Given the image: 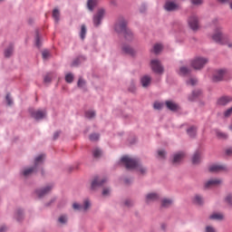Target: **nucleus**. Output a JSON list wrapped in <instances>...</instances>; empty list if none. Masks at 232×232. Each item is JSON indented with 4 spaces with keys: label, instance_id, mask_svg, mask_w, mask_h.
Returning <instances> with one entry per match:
<instances>
[{
    "label": "nucleus",
    "instance_id": "1",
    "mask_svg": "<svg viewBox=\"0 0 232 232\" xmlns=\"http://www.w3.org/2000/svg\"><path fill=\"white\" fill-rule=\"evenodd\" d=\"M128 22L123 17H120L114 25V30L117 34H124L127 41L133 39V33L127 27Z\"/></svg>",
    "mask_w": 232,
    "mask_h": 232
},
{
    "label": "nucleus",
    "instance_id": "2",
    "mask_svg": "<svg viewBox=\"0 0 232 232\" xmlns=\"http://www.w3.org/2000/svg\"><path fill=\"white\" fill-rule=\"evenodd\" d=\"M121 160L127 169H137V171H140L141 175H144V173H146V168L141 167L140 163L138 161L137 159H132L129 156H125L122 157Z\"/></svg>",
    "mask_w": 232,
    "mask_h": 232
},
{
    "label": "nucleus",
    "instance_id": "3",
    "mask_svg": "<svg viewBox=\"0 0 232 232\" xmlns=\"http://www.w3.org/2000/svg\"><path fill=\"white\" fill-rule=\"evenodd\" d=\"M212 39L218 44H227L228 48H232V41H230L227 35L222 34V27L218 26L215 29V33L212 34Z\"/></svg>",
    "mask_w": 232,
    "mask_h": 232
},
{
    "label": "nucleus",
    "instance_id": "4",
    "mask_svg": "<svg viewBox=\"0 0 232 232\" xmlns=\"http://www.w3.org/2000/svg\"><path fill=\"white\" fill-rule=\"evenodd\" d=\"M45 156L44 154H40L38 157L34 160V167L33 168H27L24 169L23 171L24 177H30L32 173H34L35 169H37V167L41 166V163L44 160Z\"/></svg>",
    "mask_w": 232,
    "mask_h": 232
},
{
    "label": "nucleus",
    "instance_id": "5",
    "mask_svg": "<svg viewBox=\"0 0 232 232\" xmlns=\"http://www.w3.org/2000/svg\"><path fill=\"white\" fill-rule=\"evenodd\" d=\"M194 70H202L208 64V59L204 57H196L190 63Z\"/></svg>",
    "mask_w": 232,
    "mask_h": 232
},
{
    "label": "nucleus",
    "instance_id": "6",
    "mask_svg": "<svg viewBox=\"0 0 232 232\" xmlns=\"http://www.w3.org/2000/svg\"><path fill=\"white\" fill-rule=\"evenodd\" d=\"M31 117L35 119V121H41L46 117V111L44 110H38L35 111L34 109L29 110Z\"/></svg>",
    "mask_w": 232,
    "mask_h": 232
},
{
    "label": "nucleus",
    "instance_id": "7",
    "mask_svg": "<svg viewBox=\"0 0 232 232\" xmlns=\"http://www.w3.org/2000/svg\"><path fill=\"white\" fill-rule=\"evenodd\" d=\"M104 14H106L104 8L98 9V12L94 14L92 19L94 26H99L101 24L102 17H104Z\"/></svg>",
    "mask_w": 232,
    "mask_h": 232
},
{
    "label": "nucleus",
    "instance_id": "8",
    "mask_svg": "<svg viewBox=\"0 0 232 232\" xmlns=\"http://www.w3.org/2000/svg\"><path fill=\"white\" fill-rule=\"evenodd\" d=\"M151 70L155 73H163L164 72V67H162V64L160 63V61L159 60H152L150 62Z\"/></svg>",
    "mask_w": 232,
    "mask_h": 232
},
{
    "label": "nucleus",
    "instance_id": "9",
    "mask_svg": "<svg viewBox=\"0 0 232 232\" xmlns=\"http://www.w3.org/2000/svg\"><path fill=\"white\" fill-rule=\"evenodd\" d=\"M227 71L224 69L218 70L214 72L212 77L213 82H220V81L224 80V76L226 75Z\"/></svg>",
    "mask_w": 232,
    "mask_h": 232
},
{
    "label": "nucleus",
    "instance_id": "10",
    "mask_svg": "<svg viewBox=\"0 0 232 232\" xmlns=\"http://www.w3.org/2000/svg\"><path fill=\"white\" fill-rule=\"evenodd\" d=\"M209 171L211 173H218L220 171H227V167L226 165L213 164L209 167Z\"/></svg>",
    "mask_w": 232,
    "mask_h": 232
},
{
    "label": "nucleus",
    "instance_id": "11",
    "mask_svg": "<svg viewBox=\"0 0 232 232\" xmlns=\"http://www.w3.org/2000/svg\"><path fill=\"white\" fill-rule=\"evenodd\" d=\"M106 182V179H100L99 177L94 178L92 182V189H97V188H101Z\"/></svg>",
    "mask_w": 232,
    "mask_h": 232
},
{
    "label": "nucleus",
    "instance_id": "12",
    "mask_svg": "<svg viewBox=\"0 0 232 232\" xmlns=\"http://www.w3.org/2000/svg\"><path fill=\"white\" fill-rule=\"evenodd\" d=\"M164 8L167 12H175V10H179V5L175 4V2L167 1Z\"/></svg>",
    "mask_w": 232,
    "mask_h": 232
},
{
    "label": "nucleus",
    "instance_id": "13",
    "mask_svg": "<svg viewBox=\"0 0 232 232\" xmlns=\"http://www.w3.org/2000/svg\"><path fill=\"white\" fill-rule=\"evenodd\" d=\"M90 208V200L85 199L83 202V208L79 205L78 203L72 204V208L77 209L78 211H81V209H83V211H87V209Z\"/></svg>",
    "mask_w": 232,
    "mask_h": 232
},
{
    "label": "nucleus",
    "instance_id": "14",
    "mask_svg": "<svg viewBox=\"0 0 232 232\" xmlns=\"http://www.w3.org/2000/svg\"><path fill=\"white\" fill-rule=\"evenodd\" d=\"M52 188L53 186H47L44 188H41L36 190V195L37 197H39V198H42V197H44V195H48V193H50V191H52Z\"/></svg>",
    "mask_w": 232,
    "mask_h": 232
},
{
    "label": "nucleus",
    "instance_id": "15",
    "mask_svg": "<svg viewBox=\"0 0 232 232\" xmlns=\"http://www.w3.org/2000/svg\"><path fill=\"white\" fill-rule=\"evenodd\" d=\"M188 24L191 30H198V18L197 16H191L188 19Z\"/></svg>",
    "mask_w": 232,
    "mask_h": 232
},
{
    "label": "nucleus",
    "instance_id": "16",
    "mask_svg": "<svg viewBox=\"0 0 232 232\" xmlns=\"http://www.w3.org/2000/svg\"><path fill=\"white\" fill-rule=\"evenodd\" d=\"M159 198H160V196H159V194H157L155 192H151V193L147 194L146 202H147V204H150V202H155V201L159 200Z\"/></svg>",
    "mask_w": 232,
    "mask_h": 232
},
{
    "label": "nucleus",
    "instance_id": "17",
    "mask_svg": "<svg viewBox=\"0 0 232 232\" xmlns=\"http://www.w3.org/2000/svg\"><path fill=\"white\" fill-rule=\"evenodd\" d=\"M220 184H222V179H214L207 181L205 188H214V186H220Z\"/></svg>",
    "mask_w": 232,
    "mask_h": 232
},
{
    "label": "nucleus",
    "instance_id": "18",
    "mask_svg": "<svg viewBox=\"0 0 232 232\" xmlns=\"http://www.w3.org/2000/svg\"><path fill=\"white\" fill-rule=\"evenodd\" d=\"M121 50L123 53H127L128 55H135V50L128 44L122 45Z\"/></svg>",
    "mask_w": 232,
    "mask_h": 232
},
{
    "label": "nucleus",
    "instance_id": "19",
    "mask_svg": "<svg viewBox=\"0 0 232 232\" xmlns=\"http://www.w3.org/2000/svg\"><path fill=\"white\" fill-rule=\"evenodd\" d=\"M140 82H141V86H143V88H148V86H150V84H151V77L145 75V76L141 77Z\"/></svg>",
    "mask_w": 232,
    "mask_h": 232
},
{
    "label": "nucleus",
    "instance_id": "20",
    "mask_svg": "<svg viewBox=\"0 0 232 232\" xmlns=\"http://www.w3.org/2000/svg\"><path fill=\"white\" fill-rule=\"evenodd\" d=\"M185 157H186V154L184 152H179L175 154L172 161L173 164H179V162L183 160Z\"/></svg>",
    "mask_w": 232,
    "mask_h": 232
},
{
    "label": "nucleus",
    "instance_id": "21",
    "mask_svg": "<svg viewBox=\"0 0 232 232\" xmlns=\"http://www.w3.org/2000/svg\"><path fill=\"white\" fill-rule=\"evenodd\" d=\"M166 106L170 111H177V110H179V105L171 101H167Z\"/></svg>",
    "mask_w": 232,
    "mask_h": 232
},
{
    "label": "nucleus",
    "instance_id": "22",
    "mask_svg": "<svg viewBox=\"0 0 232 232\" xmlns=\"http://www.w3.org/2000/svg\"><path fill=\"white\" fill-rule=\"evenodd\" d=\"M232 98L228 96L221 97L218 101V103L219 106H226V104H228V102H231Z\"/></svg>",
    "mask_w": 232,
    "mask_h": 232
},
{
    "label": "nucleus",
    "instance_id": "23",
    "mask_svg": "<svg viewBox=\"0 0 232 232\" xmlns=\"http://www.w3.org/2000/svg\"><path fill=\"white\" fill-rule=\"evenodd\" d=\"M191 73V69L187 66H181L179 71V75H189Z\"/></svg>",
    "mask_w": 232,
    "mask_h": 232
},
{
    "label": "nucleus",
    "instance_id": "24",
    "mask_svg": "<svg viewBox=\"0 0 232 232\" xmlns=\"http://www.w3.org/2000/svg\"><path fill=\"white\" fill-rule=\"evenodd\" d=\"M210 220H224V214L222 213H213L209 216Z\"/></svg>",
    "mask_w": 232,
    "mask_h": 232
},
{
    "label": "nucleus",
    "instance_id": "25",
    "mask_svg": "<svg viewBox=\"0 0 232 232\" xmlns=\"http://www.w3.org/2000/svg\"><path fill=\"white\" fill-rule=\"evenodd\" d=\"M173 205V199H169V198H163L161 200V207L162 208H169L170 206Z\"/></svg>",
    "mask_w": 232,
    "mask_h": 232
},
{
    "label": "nucleus",
    "instance_id": "26",
    "mask_svg": "<svg viewBox=\"0 0 232 232\" xmlns=\"http://www.w3.org/2000/svg\"><path fill=\"white\" fill-rule=\"evenodd\" d=\"M200 159H201L200 152L199 151L195 152L192 157V164H199Z\"/></svg>",
    "mask_w": 232,
    "mask_h": 232
},
{
    "label": "nucleus",
    "instance_id": "27",
    "mask_svg": "<svg viewBox=\"0 0 232 232\" xmlns=\"http://www.w3.org/2000/svg\"><path fill=\"white\" fill-rule=\"evenodd\" d=\"M201 94H202V91L201 90L194 91L192 92V94L188 97V101H195V99H197V97H198Z\"/></svg>",
    "mask_w": 232,
    "mask_h": 232
},
{
    "label": "nucleus",
    "instance_id": "28",
    "mask_svg": "<svg viewBox=\"0 0 232 232\" xmlns=\"http://www.w3.org/2000/svg\"><path fill=\"white\" fill-rule=\"evenodd\" d=\"M96 5L97 0H88L87 6L91 12H93V8H95Z\"/></svg>",
    "mask_w": 232,
    "mask_h": 232
},
{
    "label": "nucleus",
    "instance_id": "29",
    "mask_svg": "<svg viewBox=\"0 0 232 232\" xmlns=\"http://www.w3.org/2000/svg\"><path fill=\"white\" fill-rule=\"evenodd\" d=\"M14 53V45L11 44L7 49L5 51V57H10Z\"/></svg>",
    "mask_w": 232,
    "mask_h": 232
},
{
    "label": "nucleus",
    "instance_id": "30",
    "mask_svg": "<svg viewBox=\"0 0 232 232\" xmlns=\"http://www.w3.org/2000/svg\"><path fill=\"white\" fill-rule=\"evenodd\" d=\"M194 203L198 204V206H200V205L204 204V198H201L200 195H196L194 197Z\"/></svg>",
    "mask_w": 232,
    "mask_h": 232
},
{
    "label": "nucleus",
    "instance_id": "31",
    "mask_svg": "<svg viewBox=\"0 0 232 232\" xmlns=\"http://www.w3.org/2000/svg\"><path fill=\"white\" fill-rule=\"evenodd\" d=\"M53 17L55 23H59V17H61V13L59 12V9H53Z\"/></svg>",
    "mask_w": 232,
    "mask_h": 232
},
{
    "label": "nucleus",
    "instance_id": "32",
    "mask_svg": "<svg viewBox=\"0 0 232 232\" xmlns=\"http://www.w3.org/2000/svg\"><path fill=\"white\" fill-rule=\"evenodd\" d=\"M92 155L94 159H99L100 157L102 156V150H101V149L96 148L92 150Z\"/></svg>",
    "mask_w": 232,
    "mask_h": 232
},
{
    "label": "nucleus",
    "instance_id": "33",
    "mask_svg": "<svg viewBox=\"0 0 232 232\" xmlns=\"http://www.w3.org/2000/svg\"><path fill=\"white\" fill-rule=\"evenodd\" d=\"M188 135H189V137H195V135H197V128L196 127H190L188 130Z\"/></svg>",
    "mask_w": 232,
    "mask_h": 232
},
{
    "label": "nucleus",
    "instance_id": "34",
    "mask_svg": "<svg viewBox=\"0 0 232 232\" xmlns=\"http://www.w3.org/2000/svg\"><path fill=\"white\" fill-rule=\"evenodd\" d=\"M80 37L82 41H84V38L86 37V25L84 24L82 25Z\"/></svg>",
    "mask_w": 232,
    "mask_h": 232
},
{
    "label": "nucleus",
    "instance_id": "35",
    "mask_svg": "<svg viewBox=\"0 0 232 232\" xmlns=\"http://www.w3.org/2000/svg\"><path fill=\"white\" fill-rule=\"evenodd\" d=\"M153 52L154 53H160V52H162V44H155L153 47Z\"/></svg>",
    "mask_w": 232,
    "mask_h": 232
},
{
    "label": "nucleus",
    "instance_id": "36",
    "mask_svg": "<svg viewBox=\"0 0 232 232\" xmlns=\"http://www.w3.org/2000/svg\"><path fill=\"white\" fill-rule=\"evenodd\" d=\"M218 139H227V135L220 130H216Z\"/></svg>",
    "mask_w": 232,
    "mask_h": 232
},
{
    "label": "nucleus",
    "instance_id": "37",
    "mask_svg": "<svg viewBox=\"0 0 232 232\" xmlns=\"http://www.w3.org/2000/svg\"><path fill=\"white\" fill-rule=\"evenodd\" d=\"M190 3L194 6H200V5L204 4V0H190Z\"/></svg>",
    "mask_w": 232,
    "mask_h": 232
},
{
    "label": "nucleus",
    "instance_id": "38",
    "mask_svg": "<svg viewBox=\"0 0 232 232\" xmlns=\"http://www.w3.org/2000/svg\"><path fill=\"white\" fill-rule=\"evenodd\" d=\"M85 117L87 119H93V117H95V111H86Z\"/></svg>",
    "mask_w": 232,
    "mask_h": 232
},
{
    "label": "nucleus",
    "instance_id": "39",
    "mask_svg": "<svg viewBox=\"0 0 232 232\" xmlns=\"http://www.w3.org/2000/svg\"><path fill=\"white\" fill-rule=\"evenodd\" d=\"M99 137H100L99 134L93 133L90 135L89 139L90 140H92V142H95L96 140H99Z\"/></svg>",
    "mask_w": 232,
    "mask_h": 232
},
{
    "label": "nucleus",
    "instance_id": "40",
    "mask_svg": "<svg viewBox=\"0 0 232 232\" xmlns=\"http://www.w3.org/2000/svg\"><path fill=\"white\" fill-rule=\"evenodd\" d=\"M66 82H73V74L68 73L65 75Z\"/></svg>",
    "mask_w": 232,
    "mask_h": 232
},
{
    "label": "nucleus",
    "instance_id": "41",
    "mask_svg": "<svg viewBox=\"0 0 232 232\" xmlns=\"http://www.w3.org/2000/svg\"><path fill=\"white\" fill-rule=\"evenodd\" d=\"M58 222H60V224H66V222H68V218H66V216H61L58 218Z\"/></svg>",
    "mask_w": 232,
    "mask_h": 232
},
{
    "label": "nucleus",
    "instance_id": "42",
    "mask_svg": "<svg viewBox=\"0 0 232 232\" xmlns=\"http://www.w3.org/2000/svg\"><path fill=\"white\" fill-rule=\"evenodd\" d=\"M225 200L228 206H232V194H228Z\"/></svg>",
    "mask_w": 232,
    "mask_h": 232
},
{
    "label": "nucleus",
    "instance_id": "43",
    "mask_svg": "<svg viewBox=\"0 0 232 232\" xmlns=\"http://www.w3.org/2000/svg\"><path fill=\"white\" fill-rule=\"evenodd\" d=\"M198 81L195 78H190L189 81L187 82V84L189 86H195L197 84Z\"/></svg>",
    "mask_w": 232,
    "mask_h": 232
},
{
    "label": "nucleus",
    "instance_id": "44",
    "mask_svg": "<svg viewBox=\"0 0 232 232\" xmlns=\"http://www.w3.org/2000/svg\"><path fill=\"white\" fill-rule=\"evenodd\" d=\"M219 3H222L223 5H226L228 3V6L230 10H232V0H218Z\"/></svg>",
    "mask_w": 232,
    "mask_h": 232
},
{
    "label": "nucleus",
    "instance_id": "45",
    "mask_svg": "<svg viewBox=\"0 0 232 232\" xmlns=\"http://www.w3.org/2000/svg\"><path fill=\"white\" fill-rule=\"evenodd\" d=\"M158 156L160 159H166V151L165 150H158Z\"/></svg>",
    "mask_w": 232,
    "mask_h": 232
},
{
    "label": "nucleus",
    "instance_id": "46",
    "mask_svg": "<svg viewBox=\"0 0 232 232\" xmlns=\"http://www.w3.org/2000/svg\"><path fill=\"white\" fill-rule=\"evenodd\" d=\"M154 109L155 110H162V106H163V104L162 103H160V102H154Z\"/></svg>",
    "mask_w": 232,
    "mask_h": 232
},
{
    "label": "nucleus",
    "instance_id": "47",
    "mask_svg": "<svg viewBox=\"0 0 232 232\" xmlns=\"http://www.w3.org/2000/svg\"><path fill=\"white\" fill-rule=\"evenodd\" d=\"M43 59H48L50 57V52L49 51H43L42 53Z\"/></svg>",
    "mask_w": 232,
    "mask_h": 232
},
{
    "label": "nucleus",
    "instance_id": "48",
    "mask_svg": "<svg viewBox=\"0 0 232 232\" xmlns=\"http://www.w3.org/2000/svg\"><path fill=\"white\" fill-rule=\"evenodd\" d=\"M205 232H217V229H215V227H213L211 226H207Z\"/></svg>",
    "mask_w": 232,
    "mask_h": 232
},
{
    "label": "nucleus",
    "instance_id": "49",
    "mask_svg": "<svg viewBox=\"0 0 232 232\" xmlns=\"http://www.w3.org/2000/svg\"><path fill=\"white\" fill-rule=\"evenodd\" d=\"M44 81V82H52V73L45 75Z\"/></svg>",
    "mask_w": 232,
    "mask_h": 232
},
{
    "label": "nucleus",
    "instance_id": "50",
    "mask_svg": "<svg viewBox=\"0 0 232 232\" xmlns=\"http://www.w3.org/2000/svg\"><path fill=\"white\" fill-rule=\"evenodd\" d=\"M84 84H86V82H84V80H82V78H80L78 81L79 88H82V86H84Z\"/></svg>",
    "mask_w": 232,
    "mask_h": 232
},
{
    "label": "nucleus",
    "instance_id": "51",
    "mask_svg": "<svg viewBox=\"0 0 232 232\" xmlns=\"http://www.w3.org/2000/svg\"><path fill=\"white\" fill-rule=\"evenodd\" d=\"M5 99H6V102L8 104V106H12L13 102H12V98L10 97V94H7Z\"/></svg>",
    "mask_w": 232,
    "mask_h": 232
},
{
    "label": "nucleus",
    "instance_id": "52",
    "mask_svg": "<svg viewBox=\"0 0 232 232\" xmlns=\"http://www.w3.org/2000/svg\"><path fill=\"white\" fill-rule=\"evenodd\" d=\"M23 217V210L19 209L16 212V218L17 220H21V218Z\"/></svg>",
    "mask_w": 232,
    "mask_h": 232
},
{
    "label": "nucleus",
    "instance_id": "53",
    "mask_svg": "<svg viewBox=\"0 0 232 232\" xmlns=\"http://www.w3.org/2000/svg\"><path fill=\"white\" fill-rule=\"evenodd\" d=\"M110 188H104L102 191L103 197H108V195H110Z\"/></svg>",
    "mask_w": 232,
    "mask_h": 232
},
{
    "label": "nucleus",
    "instance_id": "54",
    "mask_svg": "<svg viewBox=\"0 0 232 232\" xmlns=\"http://www.w3.org/2000/svg\"><path fill=\"white\" fill-rule=\"evenodd\" d=\"M232 113V107L225 111V117H229Z\"/></svg>",
    "mask_w": 232,
    "mask_h": 232
},
{
    "label": "nucleus",
    "instance_id": "55",
    "mask_svg": "<svg viewBox=\"0 0 232 232\" xmlns=\"http://www.w3.org/2000/svg\"><path fill=\"white\" fill-rule=\"evenodd\" d=\"M125 206L130 208V206H133V202H131V200H130V199H127V200H125Z\"/></svg>",
    "mask_w": 232,
    "mask_h": 232
},
{
    "label": "nucleus",
    "instance_id": "56",
    "mask_svg": "<svg viewBox=\"0 0 232 232\" xmlns=\"http://www.w3.org/2000/svg\"><path fill=\"white\" fill-rule=\"evenodd\" d=\"M226 154L228 155V157H231V155H232V148L227 149Z\"/></svg>",
    "mask_w": 232,
    "mask_h": 232
},
{
    "label": "nucleus",
    "instance_id": "57",
    "mask_svg": "<svg viewBox=\"0 0 232 232\" xmlns=\"http://www.w3.org/2000/svg\"><path fill=\"white\" fill-rule=\"evenodd\" d=\"M36 46L39 48L41 46V43L39 40V34L36 35Z\"/></svg>",
    "mask_w": 232,
    "mask_h": 232
},
{
    "label": "nucleus",
    "instance_id": "58",
    "mask_svg": "<svg viewBox=\"0 0 232 232\" xmlns=\"http://www.w3.org/2000/svg\"><path fill=\"white\" fill-rule=\"evenodd\" d=\"M5 231H6V227L5 226H2L0 227V232H5Z\"/></svg>",
    "mask_w": 232,
    "mask_h": 232
},
{
    "label": "nucleus",
    "instance_id": "59",
    "mask_svg": "<svg viewBox=\"0 0 232 232\" xmlns=\"http://www.w3.org/2000/svg\"><path fill=\"white\" fill-rule=\"evenodd\" d=\"M59 135H60V132H59V131L55 132L54 135H53V139H54V140H55V139H58Z\"/></svg>",
    "mask_w": 232,
    "mask_h": 232
},
{
    "label": "nucleus",
    "instance_id": "60",
    "mask_svg": "<svg viewBox=\"0 0 232 232\" xmlns=\"http://www.w3.org/2000/svg\"><path fill=\"white\" fill-rule=\"evenodd\" d=\"M166 227H167L166 224H162V225H161V229L164 230V229H166Z\"/></svg>",
    "mask_w": 232,
    "mask_h": 232
},
{
    "label": "nucleus",
    "instance_id": "61",
    "mask_svg": "<svg viewBox=\"0 0 232 232\" xmlns=\"http://www.w3.org/2000/svg\"><path fill=\"white\" fill-rule=\"evenodd\" d=\"M72 66H77V61H74V62L72 63Z\"/></svg>",
    "mask_w": 232,
    "mask_h": 232
},
{
    "label": "nucleus",
    "instance_id": "62",
    "mask_svg": "<svg viewBox=\"0 0 232 232\" xmlns=\"http://www.w3.org/2000/svg\"><path fill=\"white\" fill-rule=\"evenodd\" d=\"M143 10H146V6L143 5Z\"/></svg>",
    "mask_w": 232,
    "mask_h": 232
},
{
    "label": "nucleus",
    "instance_id": "63",
    "mask_svg": "<svg viewBox=\"0 0 232 232\" xmlns=\"http://www.w3.org/2000/svg\"><path fill=\"white\" fill-rule=\"evenodd\" d=\"M140 12H144V10H140Z\"/></svg>",
    "mask_w": 232,
    "mask_h": 232
},
{
    "label": "nucleus",
    "instance_id": "64",
    "mask_svg": "<svg viewBox=\"0 0 232 232\" xmlns=\"http://www.w3.org/2000/svg\"><path fill=\"white\" fill-rule=\"evenodd\" d=\"M3 1V0H0V2Z\"/></svg>",
    "mask_w": 232,
    "mask_h": 232
}]
</instances>
